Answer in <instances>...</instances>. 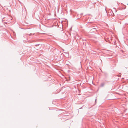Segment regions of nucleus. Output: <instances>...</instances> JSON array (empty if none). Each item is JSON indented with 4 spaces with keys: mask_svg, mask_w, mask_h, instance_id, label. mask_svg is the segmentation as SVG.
<instances>
[{
    "mask_svg": "<svg viewBox=\"0 0 128 128\" xmlns=\"http://www.w3.org/2000/svg\"><path fill=\"white\" fill-rule=\"evenodd\" d=\"M64 22H66V24H67V25L68 24V21L66 19L65 20H64Z\"/></svg>",
    "mask_w": 128,
    "mask_h": 128,
    "instance_id": "1",
    "label": "nucleus"
},
{
    "mask_svg": "<svg viewBox=\"0 0 128 128\" xmlns=\"http://www.w3.org/2000/svg\"><path fill=\"white\" fill-rule=\"evenodd\" d=\"M127 4L128 5V4Z\"/></svg>",
    "mask_w": 128,
    "mask_h": 128,
    "instance_id": "4",
    "label": "nucleus"
},
{
    "mask_svg": "<svg viewBox=\"0 0 128 128\" xmlns=\"http://www.w3.org/2000/svg\"><path fill=\"white\" fill-rule=\"evenodd\" d=\"M66 80H67V81H68V80H66Z\"/></svg>",
    "mask_w": 128,
    "mask_h": 128,
    "instance_id": "2",
    "label": "nucleus"
},
{
    "mask_svg": "<svg viewBox=\"0 0 128 128\" xmlns=\"http://www.w3.org/2000/svg\"><path fill=\"white\" fill-rule=\"evenodd\" d=\"M70 80V78H69V80Z\"/></svg>",
    "mask_w": 128,
    "mask_h": 128,
    "instance_id": "3",
    "label": "nucleus"
}]
</instances>
